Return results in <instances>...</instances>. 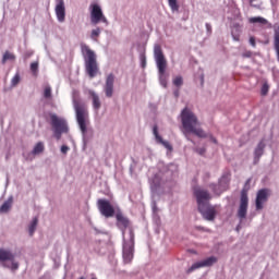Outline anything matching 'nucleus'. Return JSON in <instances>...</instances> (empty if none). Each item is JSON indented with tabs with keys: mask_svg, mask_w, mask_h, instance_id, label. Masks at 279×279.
<instances>
[{
	"mask_svg": "<svg viewBox=\"0 0 279 279\" xmlns=\"http://www.w3.org/2000/svg\"><path fill=\"white\" fill-rule=\"evenodd\" d=\"M181 123L183 128L182 132L187 141H192L189 134H194L198 138H206L208 136L204 129L199 128L201 123L197 116L187 107L181 111Z\"/></svg>",
	"mask_w": 279,
	"mask_h": 279,
	"instance_id": "1",
	"label": "nucleus"
},
{
	"mask_svg": "<svg viewBox=\"0 0 279 279\" xmlns=\"http://www.w3.org/2000/svg\"><path fill=\"white\" fill-rule=\"evenodd\" d=\"M73 106L76 113V121L78 123V128L82 134H86V125H88V108L86 107V102L80 99H74Z\"/></svg>",
	"mask_w": 279,
	"mask_h": 279,
	"instance_id": "2",
	"label": "nucleus"
},
{
	"mask_svg": "<svg viewBox=\"0 0 279 279\" xmlns=\"http://www.w3.org/2000/svg\"><path fill=\"white\" fill-rule=\"evenodd\" d=\"M82 53L85 56V69L89 77H95L99 68L97 66V56L88 46H82Z\"/></svg>",
	"mask_w": 279,
	"mask_h": 279,
	"instance_id": "3",
	"label": "nucleus"
},
{
	"mask_svg": "<svg viewBox=\"0 0 279 279\" xmlns=\"http://www.w3.org/2000/svg\"><path fill=\"white\" fill-rule=\"evenodd\" d=\"M155 60L157 64V69L159 71V82L163 86V88H167V76L165 75L167 71V59H165V54L162 53V48L160 46H155Z\"/></svg>",
	"mask_w": 279,
	"mask_h": 279,
	"instance_id": "4",
	"label": "nucleus"
},
{
	"mask_svg": "<svg viewBox=\"0 0 279 279\" xmlns=\"http://www.w3.org/2000/svg\"><path fill=\"white\" fill-rule=\"evenodd\" d=\"M123 263L130 265L134 260V231H130V240L123 244Z\"/></svg>",
	"mask_w": 279,
	"mask_h": 279,
	"instance_id": "5",
	"label": "nucleus"
},
{
	"mask_svg": "<svg viewBox=\"0 0 279 279\" xmlns=\"http://www.w3.org/2000/svg\"><path fill=\"white\" fill-rule=\"evenodd\" d=\"M194 196L196 198L197 206L201 209L203 206H208L209 205L208 203L210 202V199H213L210 192H208L207 190H204L202 187H196L194 190Z\"/></svg>",
	"mask_w": 279,
	"mask_h": 279,
	"instance_id": "6",
	"label": "nucleus"
},
{
	"mask_svg": "<svg viewBox=\"0 0 279 279\" xmlns=\"http://www.w3.org/2000/svg\"><path fill=\"white\" fill-rule=\"evenodd\" d=\"M250 206V197H247V190L241 191L240 205L238 208V218L243 220L247 217V207Z\"/></svg>",
	"mask_w": 279,
	"mask_h": 279,
	"instance_id": "7",
	"label": "nucleus"
},
{
	"mask_svg": "<svg viewBox=\"0 0 279 279\" xmlns=\"http://www.w3.org/2000/svg\"><path fill=\"white\" fill-rule=\"evenodd\" d=\"M97 207L102 217L110 219V217H114V207L110 204V201L99 198L97 201Z\"/></svg>",
	"mask_w": 279,
	"mask_h": 279,
	"instance_id": "8",
	"label": "nucleus"
},
{
	"mask_svg": "<svg viewBox=\"0 0 279 279\" xmlns=\"http://www.w3.org/2000/svg\"><path fill=\"white\" fill-rule=\"evenodd\" d=\"M50 125L53 131L69 132V124L64 118L58 117L56 113L50 114Z\"/></svg>",
	"mask_w": 279,
	"mask_h": 279,
	"instance_id": "9",
	"label": "nucleus"
},
{
	"mask_svg": "<svg viewBox=\"0 0 279 279\" xmlns=\"http://www.w3.org/2000/svg\"><path fill=\"white\" fill-rule=\"evenodd\" d=\"M270 195L271 191H269V189H262L257 191L255 199L256 210H263L265 208V204L269 201Z\"/></svg>",
	"mask_w": 279,
	"mask_h": 279,
	"instance_id": "10",
	"label": "nucleus"
},
{
	"mask_svg": "<svg viewBox=\"0 0 279 279\" xmlns=\"http://www.w3.org/2000/svg\"><path fill=\"white\" fill-rule=\"evenodd\" d=\"M90 23L92 25H97L100 23H108L106 16H104V12L101 11V7L99 4H92L90 5Z\"/></svg>",
	"mask_w": 279,
	"mask_h": 279,
	"instance_id": "11",
	"label": "nucleus"
},
{
	"mask_svg": "<svg viewBox=\"0 0 279 279\" xmlns=\"http://www.w3.org/2000/svg\"><path fill=\"white\" fill-rule=\"evenodd\" d=\"M217 260V257L210 256L202 262H196L186 270V274H193V271H195L196 269H202V267H213V265H215Z\"/></svg>",
	"mask_w": 279,
	"mask_h": 279,
	"instance_id": "12",
	"label": "nucleus"
},
{
	"mask_svg": "<svg viewBox=\"0 0 279 279\" xmlns=\"http://www.w3.org/2000/svg\"><path fill=\"white\" fill-rule=\"evenodd\" d=\"M0 260L1 263H5L9 260L11 263L10 268L15 271V269H19V263L14 262V254L12 252L1 248L0 250Z\"/></svg>",
	"mask_w": 279,
	"mask_h": 279,
	"instance_id": "13",
	"label": "nucleus"
},
{
	"mask_svg": "<svg viewBox=\"0 0 279 279\" xmlns=\"http://www.w3.org/2000/svg\"><path fill=\"white\" fill-rule=\"evenodd\" d=\"M198 211L207 221H215V217H217V209L215 208V206H211L210 204L203 206L202 209L198 208Z\"/></svg>",
	"mask_w": 279,
	"mask_h": 279,
	"instance_id": "14",
	"label": "nucleus"
},
{
	"mask_svg": "<svg viewBox=\"0 0 279 279\" xmlns=\"http://www.w3.org/2000/svg\"><path fill=\"white\" fill-rule=\"evenodd\" d=\"M59 23H64L66 19V9L64 8V0H57L54 9Z\"/></svg>",
	"mask_w": 279,
	"mask_h": 279,
	"instance_id": "15",
	"label": "nucleus"
},
{
	"mask_svg": "<svg viewBox=\"0 0 279 279\" xmlns=\"http://www.w3.org/2000/svg\"><path fill=\"white\" fill-rule=\"evenodd\" d=\"M116 219L118 228L122 230L123 234H125V230L130 228V219H128V217L123 216L121 213L116 215Z\"/></svg>",
	"mask_w": 279,
	"mask_h": 279,
	"instance_id": "16",
	"label": "nucleus"
},
{
	"mask_svg": "<svg viewBox=\"0 0 279 279\" xmlns=\"http://www.w3.org/2000/svg\"><path fill=\"white\" fill-rule=\"evenodd\" d=\"M114 93V74H109L106 80L105 94L106 97H112Z\"/></svg>",
	"mask_w": 279,
	"mask_h": 279,
	"instance_id": "17",
	"label": "nucleus"
},
{
	"mask_svg": "<svg viewBox=\"0 0 279 279\" xmlns=\"http://www.w3.org/2000/svg\"><path fill=\"white\" fill-rule=\"evenodd\" d=\"M153 134H154L156 141L158 143H160L161 145H163V147H166V149H170V150L173 149V146H171V144L169 142L163 141L162 136H160V134H158V126H156V125L154 126Z\"/></svg>",
	"mask_w": 279,
	"mask_h": 279,
	"instance_id": "18",
	"label": "nucleus"
},
{
	"mask_svg": "<svg viewBox=\"0 0 279 279\" xmlns=\"http://www.w3.org/2000/svg\"><path fill=\"white\" fill-rule=\"evenodd\" d=\"M89 95L92 97L94 110H99V108H101V100L99 99V95L93 90H89Z\"/></svg>",
	"mask_w": 279,
	"mask_h": 279,
	"instance_id": "19",
	"label": "nucleus"
},
{
	"mask_svg": "<svg viewBox=\"0 0 279 279\" xmlns=\"http://www.w3.org/2000/svg\"><path fill=\"white\" fill-rule=\"evenodd\" d=\"M264 151H265V143L259 142L254 153L255 162H258V160H260V156H263Z\"/></svg>",
	"mask_w": 279,
	"mask_h": 279,
	"instance_id": "20",
	"label": "nucleus"
},
{
	"mask_svg": "<svg viewBox=\"0 0 279 279\" xmlns=\"http://www.w3.org/2000/svg\"><path fill=\"white\" fill-rule=\"evenodd\" d=\"M14 204V197L10 196L0 207V213H9Z\"/></svg>",
	"mask_w": 279,
	"mask_h": 279,
	"instance_id": "21",
	"label": "nucleus"
},
{
	"mask_svg": "<svg viewBox=\"0 0 279 279\" xmlns=\"http://www.w3.org/2000/svg\"><path fill=\"white\" fill-rule=\"evenodd\" d=\"M45 151V144L43 142H38L32 150L33 156H38Z\"/></svg>",
	"mask_w": 279,
	"mask_h": 279,
	"instance_id": "22",
	"label": "nucleus"
},
{
	"mask_svg": "<svg viewBox=\"0 0 279 279\" xmlns=\"http://www.w3.org/2000/svg\"><path fill=\"white\" fill-rule=\"evenodd\" d=\"M37 226H38V218H34L28 227V232L31 236H34V232H36Z\"/></svg>",
	"mask_w": 279,
	"mask_h": 279,
	"instance_id": "23",
	"label": "nucleus"
},
{
	"mask_svg": "<svg viewBox=\"0 0 279 279\" xmlns=\"http://www.w3.org/2000/svg\"><path fill=\"white\" fill-rule=\"evenodd\" d=\"M8 60H16V56L10 51H5L2 57V64H5Z\"/></svg>",
	"mask_w": 279,
	"mask_h": 279,
	"instance_id": "24",
	"label": "nucleus"
},
{
	"mask_svg": "<svg viewBox=\"0 0 279 279\" xmlns=\"http://www.w3.org/2000/svg\"><path fill=\"white\" fill-rule=\"evenodd\" d=\"M250 23H259L260 25H267V20L265 17H251Z\"/></svg>",
	"mask_w": 279,
	"mask_h": 279,
	"instance_id": "25",
	"label": "nucleus"
},
{
	"mask_svg": "<svg viewBox=\"0 0 279 279\" xmlns=\"http://www.w3.org/2000/svg\"><path fill=\"white\" fill-rule=\"evenodd\" d=\"M21 83V74L16 73L11 80V86L14 88Z\"/></svg>",
	"mask_w": 279,
	"mask_h": 279,
	"instance_id": "26",
	"label": "nucleus"
},
{
	"mask_svg": "<svg viewBox=\"0 0 279 279\" xmlns=\"http://www.w3.org/2000/svg\"><path fill=\"white\" fill-rule=\"evenodd\" d=\"M31 71L34 77H38V61L31 63Z\"/></svg>",
	"mask_w": 279,
	"mask_h": 279,
	"instance_id": "27",
	"label": "nucleus"
},
{
	"mask_svg": "<svg viewBox=\"0 0 279 279\" xmlns=\"http://www.w3.org/2000/svg\"><path fill=\"white\" fill-rule=\"evenodd\" d=\"M99 34H101V28L97 27L93 29L90 34L92 40H97V38H99Z\"/></svg>",
	"mask_w": 279,
	"mask_h": 279,
	"instance_id": "28",
	"label": "nucleus"
},
{
	"mask_svg": "<svg viewBox=\"0 0 279 279\" xmlns=\"http://www.w3.org/2000/svg\"><path fill=\"white\" fill-rule=\"evenodd\" d=\"M168 3L173 12L180 9V7L178 5V0H168Z\"/></svg>",
	"mask_w": 279,
	"mask_h": 279,
	"instance_id": "29",
	"label": "nucleus"
},
{
	"mask_svg": "<svg viewBox=\"0 0 279 279\" xmlns=\"http://www.w3.org/2000/svg\"><path fill=\"white\" fill-rule=\"evenodd\" d=\"M173 84L177 87L182 86V84H184V80L182 78V76H177L173 78Z\"/></svg>",
	"mask_w": 279,
	"mask_h": 279,
	"instance_id": "30",
	"label": "nucleus"
},
{
	"mask_svg": "<svg viewBox=\"0 0 279 279\" xmlns=\"http://www.w3.org/2000/svg\"><path fill=\"white\" fill-rule=\"evenodd\" d=\"M44 97H45V99H50V97H51V87L50 86L45 87Z\"/></svg>",
	"mask_w": 279,
	"mask_h": 279,
	"instance_id": "31",
	"label": "nucleus"
},
{
	"mask_svg": "<svg viewBox=\"0 0 279 279\" xmlns=\"http://www.w3.org/2000/svg\"><path fill=\"white\" fill-rule=\"evenodd\" d=\"M53 133L57 141H60L62 138V134H69V131H53Z\"/></svg>",
	"mask_w": 279,
	"mask_h": 279,
	"instance_id": "32",
	"label": "nucleus"
},
{
	"mask_svg": "<svg viewBox=\"0 0 279 279\" xmlns=\"http://www.w3.org/2000/svg\"><path fill=\"white\" fill-rule=\"evenodd\" d=\"M268 92H269V86H267V84L263 85L262 95H267Z\"/></svg>",
	"mask_w": 279,
	"mask_h": 279,
	"instance_id": "33",
	"label": "nucleus"
},
{
	"mask_svg": "<svg viewBox=\"0 0 279 279\" xmlns=\"http://www.w3.org/2000/svg\"><path fill=\"white\" fill-rule=\"evenodd\" d=\"M242 58H252V51L246 50L245 52L242 53Z\"/></svg>",
	"mask_w": 279,
	"mask_h": 279,
	"instance_id": "34",
	"label": "nucleus"
},
{
	"mask_svg": "<svg viewBox=\"0 0 279 279\" xmlns=\"http://www.w3.org/2000/svg\"><path fill=\"white\" fill-rule=\"evenodd\" d=\"M196 153H198L199 156H204L206 154V148H197Z\"/></svg>",
	"mask_w": 279,
	"mask_h": 279,
	"instance_id": "35",
	"label": "nucleus"
},
{
	"mask_svg": "<svg viewBox=\"0 0 279 279\" xmlns=\"http://www.w3.org/2000/svg\"><path fill=\"white\" fill-rule=\"evenodd\" d=\"M69 151V146L63 145L61 146V154H66Z\"/></svg>",
	"mask_w": 279,
	"mask_h": 279,
	"instance_id": "36",
	"label": "nucleus"
},
{
	"mask_svg": "<svg viewBox=\"0 0 279 279\" xmlns=\"http://www.w3.org/2000/svg\"><path fill=\"white\" fill-rule=\"evenodd\" d=\"M250 45H252V47H256V39L254 37L250 38Z\"/></svg>",
	"mask_w": 279,
	"mask_h": 279,
	"instance_id": "37",
	"label": "nucleus"
},
{
	"mask_svg": "<svg viewBox=\"0 0 279 279\" xmlns=\"http://www.w3.org/2000/svg\"><path fill=\"white\" fill-rule=\"evenodd\" d=\"M232 38H233V40H235L236 43H239V40H240V36H239V35L232 34Z\"/></svg>",
	"mask_w": 279,
	"mask_h": 279,
	"instance_id": "38",
	"label": "nucleus"
},
{
	"mask_svg": "<svg viewBox=\"0 0 279 279\" xmlns=\"http://www.w3.org/2000/svg\"><path fill=\"white\" fill-rule=\"evenodd\" d=\"M206 29H207V32L210 33V32H213V26H210V24L207 23L206 24Z\"/></svg>",
	"mask_w": 279,
	"mask_h": 279,
	"instance_id": "39",
	"label": "nucleus"
},
{
	"mask_svg": "<svg viewBox=\"0 0 279 279\" xmlns=\"http://www.w3.org/2000/svg\"><path fill=\"white\" fill-rule=\"evenodd\" d=\"M173 95L178 99L180 97V89L174 90Z\"/></svg>",
	"mask_w": 279,
	"mask_h": 279,
	"instance_id": "40",
	"label": "nucleus"
},
{
	"mask_svg": "<svg viewBox=\"0 0 279 279\" xmlns=\"http://www.w3.org/2000/svg\"><path fill=\"white\" fill-rule=\"evenodd\" d=\"M147 63L145 57H142V66L145 68V64Z\"/></svg>",
	"mask_w": 279,
	"mask_h": 279,
	"instance_id": "41",
	"label": "nucleus"
},
{
	"mask_svg": "<svg viewBox=\"0 0 279 279\" xmlns=\"http://www.w3.org/2000/svg\"><path fill=\"white\" fill-rule=\"evenodd\" d=\"M213 143H217V140L215 137H211Z\"/></svg>",
	"mask_w": 279,
	"mask_h": 279,
	"instance_id": "42",
	"label": "nucleus"
},
{
	"mask_svg": "<svg viewBox=\"0 0 279 279\" xmlns=\"http://www.w3.org/2000/svg\"><path fill=\"white\" fill-rule=\"evenodd\" d=\"M250 182H252V180H251V179H248V180L246 181V184H250Z\"/></svg>",
	"mask_w": 279,
	"mask_h": 279,
	"instance_id": "43",
	"label": "nucleus"
}]
</instances>
